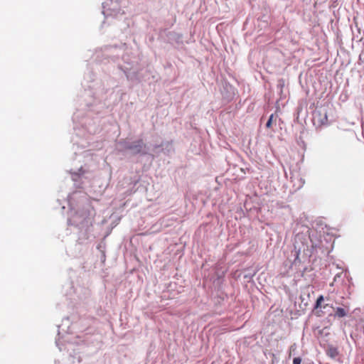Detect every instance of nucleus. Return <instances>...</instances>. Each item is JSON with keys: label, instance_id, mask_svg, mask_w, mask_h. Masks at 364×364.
Instances as JSON below:
<instances>
[{"label": "nucleus", "instance_id": "423d86ee", "mask_svg": "<svg viewBox=\"0 0 364 364\" xmlns=\"http://www.w3.org/2000/svg\"><path fill=\"white\" fill-rule=\"evenodd\" d=\"M301 359L299 357L294 358L293 360V364H301Z\"/></svg>", "mask_w": 364, "mask_h": 364}, {"label": "nucleus", "instance_id": "f257e3e1", "mask_svg": "<svg viewBox=\"0 0 364 364\" xmlns=\"http://www.w3.org/2000/svg\"><path fill=\"white\" fill-rule=\"evenodd\" d=\"M313 123L317 127L328 124V115L326 109H316L313 114Z\"/></svg>", "mask_w": 364, "mask_h": 364}, {"label": "nucleus", "instance_id": "0eeeda50", "mask_svg": "<svg viewBox=\"0 0 364 364\" xmlns=\"http://www.w3.org/2000/svg\"><path fill=\"white\" fill-rule=\"evenodd\" d=\"M359 60L364 61V53H361L359 55Z\"/></svg>", "mask_w": 364, "mask_h": 364}, {"label": "nucleus", "instance_id": "39448f33", "mask_svg": "<svg viewBox=\"0 0 364 364\" xmlns=\"http://www.w3.org/2000/svg\"><path fill=\"white\" fill-rule=\"evenodd\" d=\"M273 117H274V115L273 114H271L267 124H266V127L267 128H270L271 126H272V119H273Z\"/></svg>", "mask_w": 364, "mask_h": 364}, {"label": "nucleus", "instance_id": "f03ea898", "mask_svg": "<svg viewBox=\"0 0 364 364\" xmlns=\"http://www.w3.org/2000/svg\"><path fill=\"white\" fill-rule=\"evenodd\" d=\"M323 296L322 295L319 296L317 298V300L316 301V304L314 306L315 309V314L317 316H321L323 315V312L321 310L322 308H326L328 306V304H326L324 306H322V302L323 301Z\"/></svg>", "mask_w": 364, "mask_h": 364}, {"label": "nucleus", "instance_id": "7ed1b4c3", "mask_svg": "<svg viewBox=\"0 0 364 364\" xmlns=\"http://www.w3.org/2000/svg\"><path fill=\"white\" fill-rule=\"evenodd\" d=\"M145 146L142 140H139L135 144L131 145L129 148L132 150H135L137 153L141 152L143 148Z\"/></svg>", "mask_w": 364, "mask_h": 364}, {"label": "nucleus", "instance_id": "20e7f679", "mask_svg": "<svg viewBox=\"0 0 364 364\" xmlns=\"http://www.w3.org/2000/svg\"><path fill=\"white\" fill-rule=\"evenodd\" d=\"M347 312H348V311L346 310L345 309L341 308V307H337L336 309L334 316L338 317V318H343L347 315Z\"/></svg>", "mask_w": 364, "mask_h": 364}, {"label": "nucleus", "instance_id": "6e6552de", "mask_svg": "<svg viewBox=\"0 0 364 364\" xmlns=\"http://www.w3.org/2000/svg\"><path fill=\"white\" fill-rule=\"evenodd\" d=\"M295 349V344L291 346L290 347V350H294Z\"/></svg>", "mask_w": 364, "mask_h": 364}]
</instances>
